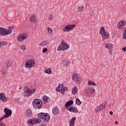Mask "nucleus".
<instances>
[{
  "mask_svg": "<svg viewBox=\"0 0 126 126\" xmlns=\"http://www.w3.org/2000/svg\"><path fill=\"white\" fill-rule=\"evenodd\" d=\"M32 105L35 110H38L42 108L43 103L41 100L39 99H35L32 101Z\"/></svg>",
  "mask_w": 126,
  "mask_h": 126,
  "instance_id": "1",
  "label": "nucleus"
},
{
  "mask_svg": "<svg viewBox=\"0 0 126 126\" xmlns=\"http://www.w3.org/2000/svg\"><path fill=\"white\" fill-rule=\"evenodd\" d=\"M67 49H69V45L63 39H62L61 44L59 45L57 48V51H64Z\"/></svg>",
  "mask_w": 126,
  "mask_h": 126,
  "instance_id": "2",
  "label": "nucleus"
},
{
  "mask_svg": "<svg viewBox=\"0 0 126 126\" xmlns=\"http://www.w3.org/2000/svg\"><path fill=\"white\" fill-rule=\"evenodd\" d=\"M37 117L39 119H42L44 123H48L50 121V115L48 113H40L38 114Z\"/></svg>",
  "mask_w": 126,
  "mask_h": 126,
  "instance_id": "3",
  "label": "nucleus"
},
{
  "mask_svg": "<svg viewBox=\"0 0 126 126\" xmlns=\"http://www.w3.org/2000/svg\"><path fill=\"white\" fill-rule=\"evenodd\" d=\"M35 91H36V89H33V90H30L27 86H26L24 89V95L25 97H28V96H30L35 93Z\"/></svg>",
  "mask_w": 126,
  "mask_h": 126,
  "instance_id": "4",
  "label": "nucleus"
},
{
  "mask_svg": "<svg viewBox=\"0 0 126 126\" xmlns=\"http://www.w3.org/2000/svg\"><path fill=\"white\" fill-rule=\"evenodd\" d=\"M99 33L102 36V40L104 41L105 39H107L109 38V35L105 30V28L103 27L100 28L99 31Z\"/></svg>",
  "mask_w": 126,
  "mask_h": 126,
  "instance_id": "5",
  "label": "nucleus"
},
{
  "mask_svg": "<svg viewBox=\"0 0 126 126\" xmlns=\"http://www.w3.org/2000/svg\"><path fill=\"white\" fill-rule=\"evenodd\" d=\"M68 88L66 87H63V84H59L58 87L56 89V91H59L62 94H64V92L68 90Z\"/></svg>",
  "mask_w": 126,
  "mask_h": 126,
  "instance_id": "6",
  "label": "nucleus"
},
{
  "mask_svg": "<svg viewBox=\"0 0 126 126\" xmlns=\"http://www.w3.org/2000/svg\"><path fill=\"white\" fill-rule=\"evenodd\" d=\"M76 27L75 24L73 25H67L63 28L62 31L63 32H68V31H72L74 28Z\"/></svg>",
  "mask_w": 126,
  "mask_h": 126,
  "instance_id": "7",
  "label": "nucleus"
},
{
  "mask_svg": "<svg viewBox=\"0 0 126 126\" xmlns=\"http://www.w3.org/2000/svg\"><path fill=\"white\" fill-rule=\"evenodd\" d=\"M35 63H36L35 62V60L31 59L27 60L26 62L25 66L26 67L30 68V67H32V66H34L35 65Z\"/></svg>",
  "mask_w": 126,
  "mask_h": 126,
  "instance_id": "8",
  "label": "nucleus"
},
{
  "mask_svg": "<svg viewBox=\"0 0 126 126\" xmlns=\"http://www.w3.org/2000/svg\"><path fill=\"white\" fill-rule=\"evenodd\" d=\"M72 79L77 83L81 82V76L77 73H75L72 75Z\"/></svg>",
  "mask_w": 126,
  "mask_h": 126,
  "instance_id": "9",
  "label": "nucleus"
},
{
  "mask_svg": "<svg viewBox=\"0 0 126 126\" xmlns=\"http://www.w3.org/2000/svg\"><path fill=\"white\" fill-rule=\"evenodd\" d=\"M28 38V34L27 33H22L20 34L19 36L17 37L18 41L19 42H22L24 40H26Z\"/></svg>",
  "mask_w": 126,
  "mask_h": 126,
  "instance_id": "10",
  "label": "nucleus"
},
{
  "mask_svg": "<svg viewBox=\"0 0 126 126\" xmlns=\"http://www.w3.org/2000/svg\"><path fill=\"white\" fill-rule=\"evenodd\" d=\"M126 21L125 20H121L118 23V29H122L123 27L126 25Z\"/></svg>",
  "mask_w": 126,
  "mask_h": 126,
  "instance_id": "11",
  "label": "nucleus"
},
{
  "mask_svg": "<svg viewBox=\"0 0 126 126\" xmlns=\"http://www.w3.org/2000/svg\"><path fill=\"white\" fill-rule=\"evenodd\" d=\"M0 100L4 102H7V98L5 96L4 93H2L0 94Z\"/></svg>",
  "mask_w": 126,
  "mask_h": 126,
  "instance_id": "12",
  "label": "nucleus"
},
{
  "mask_svg": "<svg viewBox=\"0 0 126 126\" xmlns=\"http://www.w3.org/2000/svg\"><path fill=\"white\" fill-rule=\"evenodd\" d=\"M4 112L5 113V116H6L7 118H8V117H10V116H11V114H12V111L7 108H5L4 109Z\"/></svg>",
  "mask_w": 126,
  "mask_h": 126,
  "instance_id": "13",
  "label": "nucleus"
},
{
  "mask_svg": "<svg viewBox=\"0 0 126 126\" xmlns=\"http://www.w3.org/2000/svg\"><path fill=\"white\" fill-rule=\"evenodd\" d=\"M67 110L71 112V113H78V110L75 107H71L69 108H67Z\"/></svg>",
  "mask_w": 126,
  "mask_h": 126,
  "instance_id": "14",
  "label": "nucleus"
},
{
  "mask_svg": "<svg viewBox=\"0 0 126 126\" xmlns=\"http://www.w3.org/2000/svg\"><path fill=\"white\" fill-rule=\"evenodd\" d=\"M52 113L54 116H57L60 113V109L58 107H55L52 110Z\"/></svg>",
  "mask_w": 126,
  "mask_h": 126,
  "instance_id": "15",
  "label": "nucleus"
},
{
  "mask_svg": "<svg viewBox=\"0 0 126 126\" xmlns=\"http://www.w3.org/2000/svg\"><path fill=\"white\" fill-rule=\"evenodd\" d=\"M30 21H31V22H33L34 23H36L37 21H38V19H37L36 16L32 15L30 18Z\"/></svg>",
  "mask_w": 126,
  "mask_h": 126,
  "instance_id": "16",
  "label": "nucleus"
},
{
  "mask_svg": "<svg viewBox=\"0 0 126 126\" xmlns=\"http://www.w3.org/2000/svg\"><path fill=\"white\" fill-rule=\"evenodd\" d=\"M42 102L44 104H47L48 102H50V98H49L47 95H44L42 98Z\"/></svg>",
  "mask_w": 126,
  "mask_h": 126,
  "instance_id": "17",
  "label": "nucleus"
},
{
  "mask_svg": "<svg viewBox=\"0 0 126 126\" xmlns=\"http://www.w3.org/2000/svg\"><path fill=\"white\" fill-rule=\"evenodd\" d=\"M77 10L78 12L81 13V12H83V10H84V6L83 5H79L78 6Z\"/></svg>",
  "mask_w": 126,
  "mask_h": 126,
  "instance_id": "18",
  "label": "nucleus"
},
{
  "mask_svg": "<svg viewBox=\"0 0 126 126\" xmlns=\"http://www.w3.org/2000/svg\"><path fill=\"white\" fill-rule=\"evenodd\" d=\"M75 120H76V117L71 118V119L69 122V126H74V125L75 124L74 122H75Z\"/></svg>",
  "mask_w": 126,
  "mask_h": 126,
  "instance_id": "19",
  "label": "nucleus"
},
{
  "mask_svg": "<svg viewBox=\"0 0 126 126\" xmlns=\"http://www.w3.org/2000/svg\"><path fill=\"white\" fill-rule=\"evenodd\" d=\"M104 46L108 50H111V49H113V44L112 43H105Z\"/></svg>",
  "mask_w": 126,
  "mask_h": 126,
  "instance_id": "20",
  "label": "nucleus"
},
{
  "mask_svg": "<svg viewBox=\"0 0 126 126\" xmlns=\"http://www.w3.org/2000/svg\"><path fill=\"white\" fill-rule=\"evenodd\" d=\"M72 104H73V100H69L66 103V104L65 105V107L67 109H68V107H69V106H71V105H72Z\"/></svg>",
  "mask_w": 126,
  "mask_h": 126,
  "instance_id": "21",
  "label": "nucleus"
},
{
  "mask_svg": "<svg viewBox=\"0 0 126 126\" xmlns=\"http://www.w3.org/2000/svg\"><path fill=\"white\" fill-rule=\"evenodd\" d=\"M7 75V72L5 70H3L1 71V77H2V78H4L5 76Z\"/></svg>",
  "mask_w": 126,
  "mask_h": 126,
  "instance_id": "22",
  "label": "nucleus"
},
{
  "mask_svg": "<svg viewBox=\"0 0 126 126\" xmlns=\"http://www.w3.org/2000/svg\"><path fill=\"white\" fill-rule=\"evenodd\" d=\"M5 29L0 28V35L1 36H5Z\"/></svg>",
  "mask_w": 126,
  "mask_h": 126,
  "instance_id": "23",
  "label": "nucleus"
},
{
  "mask_svg": "<svg viewBox=\"0 0 126 126\" xmlns=\"http://www.w3.org/2000/svg\"><path fill=\"white\" fill-rule=\"evenodd\" d=\"M48 45V42L47 41H43L40 44L39 46H41V47H45V46H47Z\"/></svg>",
  "mask_w": 126,
  "mask_h": 126,
  "instance_id": "24",
  "label": "nucleus"
},
{
  "mask_svg": "<svg viewBox=\"0 0 126 126\" xmlns=\"http://www.w3.org/2000/svg\"><path fill=\"white\" fill-rule=\"evenodd\" d=\"M77 93V88L76 87H74L72 90V94L73 95H75Z\"/></svg>",
  "mask_w": 126,
  "mask_h": 126,
  "instance_id": "25",
  "label": "nucleus"
},
{
  "mask_svg": "<svg viewBox=\"0 0 126 126\" xmlns=\"http://www.w3.org/2000/svg\"><path fill=\"white\" fill-rule=\"evenodd\" d=\"M28 123L30 124V125H31V126H34V125H35V120L34 119H30V120H29Z\"/></svg>",
  "mask_w": 126,
  "mask_h": 126,
  "instance_id": "26",
  "label": "nucleus"
},
{
  "mask_svg": "<svg viewBox=\"0 0 126 126\" xmlns=\"http://www.w3.org/2000/svg\"><path fill=\"white\" fill-rule=\"evenodd\" d=\"M94 92H95L94 89H91V90L88 91L87 93L88 94V95H89V96H91V95H92V93H94Z\"/></svg>",
  "mask_w": 126,
  "mask_h": 126,
  "instance_id": "27",
  "label": "nucleus"
},
{
  "mask_svg": "<svg viewBox=\"0 0 126 126\" xmlns=\"http://www.w3.org/2000/svg\"><path fill=\"white\" fill-rule=\"evenodd\" d=\"M44 72L47 74H51L52 73V69L50 68L46 69L45 70Z\"/></svg>",
  "mask_w": 126,
  "mask_h": 126,
  "instance_id": "28",
  "label": "nucleus"
},
{
  "mask_svg": "<svg viewBox=\"0 0 126 126\" xmlns=\"http://www.w3.org/2000/svg\"><path fill=\"white\" fill-rule=\"evenodd\" d=\"M31 112V110H28L26 112V116L27 117H31V116H32V113Z\"/></svg>",
  "mask_w": 126,
  "mask_h": 126,
  "instance_id": "29",
  "label": "nucleus"
},
{
  "mask_svg": "<svg viewBox=\"0 0 126 126\" xmlns=\"http://www.w3.org/2000/svg\"><path fill=\"white\" fill-rule=\"evenodd\" d=\"M98 108L100 109V111H103L106 108V104L103 105V104H100Z\"/></svg>",
  "mask_w": 126,
  "mask_h": 126,
  "instance_id": "30",
  "label": "nucleus"
},
{
  "mask_svg": "<svg viewBox=\"0 0 126 126\" xmlns=\"http://www.w3.org/2000/svg\"><path fill=\"white\" fill-rule=\"evenodd\" d=\"M11 32H12V31H11V30L5 29V36L6 35H8V34H10Z\"/></svg>",
  "mask_w": 126,
  "mask_h": 126,
  "instance_id": "31",
  "label": "nucleus"
},
{
  "mask_svg": "<svg viewBox=\"0 0 126 126\" xmlns=\"http://www.w3.org/2000/svg\"><path fill=\"white\" fill-rule=\"evenodd\" d=\"M88 84L90 86L93 85V86H96V84L94 82H92L91 81H89L88 82Z\"/></svg>",
  "mask_w": 126,
  "mask_h": 126,
  "instance_id": "32",
  "label": "nucleus"
},
{
  "mask_svg": "<svg viewBox=\"0 0 126 126\" xmlns=\"http://www.w3.org/2000/svg\"><path fill=\"white\" fill-rule=\"evenodd\" d=\"M76 104L77 105H81V104H82V102H81V101H80L79 98H76Z\"/></svg>",
  "mask_w": 126,
  "mask_h": 126,
  "instance_id": "33",
  "label": "nucleus"
},
{
  "mask_svg": "<svg viewBox=\"0 0 126 126\" xmlns=\"http://www.w3.org/2000/svg\"><path fill=\"white\" fill-rule=\"evenodd\" d=\"M6 66L7 67H10V66H11V63L9 61H7L6 63Z\"/></svg>",
  "mask_w": 126,
  "mask_h": 126,
  "instance_id": "34",
  "label": "nucleus"
},
{
  "mask_svg": "<svg viewBox=\"0 0 126 126\" xmlns=\"http://www.w3.org/2000/svg\"><path fill=\"white\" fill-rule=\"evenodd\" d=\"M123 39H126V28H125Z\"/></svg>",
  "mask_w": 126,
  "mask_h": 126,
  "instance_id": "35",
  "label": "nucleus"
},
{
  "mask_svg": "<svg viewBox=\"0 0 126 126\" xmlns=\"http://www.w3.org/2000/svg\"><path fill=\"white\" fill-rule=\"evenodd\" d=\"M34 123H35V125H36V124H39V123H41V119H34Z\"/></svg>",
  "mask_w": 126,
  "mask_h": 126,
  "instance_id": "36",
  "label": "nucleus"
},
{
  "mask_svg": "<svg viewBox=\"0 0 126 126\" xmlns=\"http://www.w3.org/2000/svg\"><path fill=\"white\" fill-rule=\"evenodd\" d=\"M47 30L49 34H53V30H52L51 28H48Z\"/></svg>",
  "mask_w": 126,
  "mask_h": 126,
  "instance_id": "37",
  "label": "nucleus"
},
{
  "mask_svg": "<svg viewBox=\"0 0 126 126\" xmlns=\"http://www.w3.org/2000/svg\"><path fill=\"white\" fill-rule=\"evenodd\" d=\"M0 44H1V46H5L6 45V41H1L0 42Z\"/></svg>",
  "mask_w": 126,
  "mask_h": 126,
  "instance_id": "38",
  "label": "nucleus"
},
{
  "mask_svg": "<svg viewBox=\"0 0 126 126\" xmlns=\"http://www.w3.org/2000/svg\"><path fill=\"white\" fill-rule=\"evenodd\" d=\"M21 49L23 51H25V50H26V46L25 45H23L21 46Z\"/></svg>",
  "mask_w": 126,
  "mask_h": 126,
  "instance_id": "39",
  "label": "nucleus"
},
{
  "mask_svg": "<svg viewBox=\"0 0 126 126\" xmlns=\"http://www.w3.org/2000/svg\"><path fill=\"white\" fill-rule=\"evenodd\" d=\"M8 118L6 115H4L3 116H2V117H1L0 118V121L1 122L2 121V120H4V119Z\"/></svg>",
  "mask_w": 126,
  "mask_h": 126,
  "instance_id": "40",
  "label": "nucleus"
},
{
  "mask_svg": "<svg viewBox=\"0 0 126 126\" xmlns=\"http://www.w3.org/2000/svg\"><path fill=\"white\" fill-rule=\"evenodd\" d=\"M53 18H54V15L51 14L49 17V19L50 20H52Z\"/></svg>",
  "mask_w": 126,
  "mask_h": 126,
  "instance_id": "41",
  "label": "nucleus"
},
{
  "mask_svg": "<svg viewBox=\"0 0 126 126\" xmlns=\"http://www.w3.org/2000/svg\"><path fill=\"white\" fill-rule=\"evenodd\" d=\"M46 52H48V49L46 48H44L42 50V53H46Z\"/></svg>",
  "mask_w": 126,
  "mask_h": 126,
  "instance_id": "42",
  "label": "nucleus"
},
{
  "mask_svg": "<svg viewBox=\"0 0 126 126\" xmlns=\"http://www.w3.org/2000/svg\"><path fill=\"white\" fill-rule=\"evenodd\" d=\"M64 63H65V65H67V64H68L69 63V62H68V61L65 60L64 61Z\"/></svg>",
  "mask_w": 126,
  "mask_h": 126,
  "instance_id": "43",
  "label": "nucleus"
},
{
  "mask_svg": "<svg viewBox=\"0 0 126 126\" xmlns=\"http://www.w3.org/2000/svg\"><path fill=\"white\" fill-rule=\"evenodd\" d=\"M96 113H98L99 111H100V108H99V106H97V108L95 110Z\"/></svg>",
  "mask_w": 126,
  "mask_h": 126,
  "instance_id": "44",
  "label": "nucleus"
},
{
  "mask_svg": "<svg viewBox=\"0 0 126 126\" xmlns=\"http://www.w3.org/2000/svg\"><path fill=\"white\" fill-rule=\"evenodd\" d=\"M109 51V53L110 54V55H112V54H113V51H112V49H108Z\"/></svg>",
  "mask_w": 126,
  "mask_h": 126,
  "instance_id": "45",
  "label": "nucleus"
},
{
  "mask_svg": "<svg viewBox=\"0 0 126 126\" xmlns=\"http://www.w3.org/2000/svg\"><path fill=\"white\" fill-rule=\"evenodd\" d=\"M109 114L110 115H113V111H110Z\"/></svg>",
  "mask_w": 126,
  "mask_h": 126,
  "instance_id": "46",
  "label": "nucleus"
},
{
  "mask_svg": "<svg viewBox=\"0 0 126 126\" xmlns=\"http://www.w3.org/2000/svg\"><path fill=\"white\" fill-rule=\"evenodd\" d=\"M2 124V122H1V121H0V126H1Z\"/></svg>",
  "mask_w": 126,
  "mask_h": 126,
  "instance_id": "47",
  "label": "nucleus"
},
{
  "mask_svg": "<svg viewBox=\"0 0 126 126\" xmlns=\"http://www.w3.org/2000/svg\"><path fill=\"white\" fill-rule=\"evenodd\" d=\"M1 126H5V125H4V124H3V123H2Z\"/></svg>",
  "mask_w": 126,
  "mask_h": 126,
  "instance_id": "48",
  "label": "nucleus"
},
{
  "mask_svg": "<svg viewBox=\"0 0 126 126\" xmlns=\"http://www.w3.org/2000/svg\"><path fill=\"white\" fill-rule=\"evenodd\" d=\"M115 124H118V121H116Z\"/></svg>",
  "mask_w": 126,
  "mask_h": 126,
  "instance_id": "49",
  "label": "nucleus"
}]
</instances>
